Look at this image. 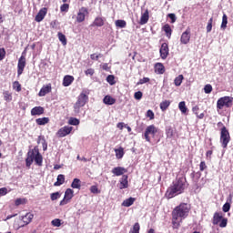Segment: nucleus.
Wrapping results in <instances>:
<instances>
[{
	"mask_svg": "<svg viewBox=\"0 0 233 233\" xmlns=\"http://www.w3.org/2000/svg\"><path fill=\"white\" fill-rule=\"evenodd\" d=\"M115 25L117 28H125L127 26V21L125 20H116Z\"/></svg>",
	"mask_w": 233,
	"mask_h": 233,
	"instance_id": "nucleus-41",
	"label": "nucleus"
},
{
	"mask_svg": "<svg viewBox=\"0 0 233 233\" xmlns=\"http://www.w3.org/2000/svg\"><path fill=\"white\" fill-rule=\"evenodd\" d=\"M212 23H213V18H210L208 22V25H207V32H212Z\"/></svg>",
	"mask_w": 233,
	"mask_h": 233,
	"instance_id": "nucleus-52",
	"label": "nucleus"
},
{
	"mask_svg": "<svg viewBox=\"0 0 233 233\" xmlns=\"http://www.w3.org/2000/svg\"><path fill=\"white\" fill-rule=\"evenodd\" d=\"M157 134V127L154 125L148 126L144 133V137L147 143H150L151 137L155 138L156 135Z\"/></svg>",
	"mask_w": 233,
	"mask_h": 233,
	"instance_id": "nucleus-5",
	"label": "nucleus"
},
{
	"mask_svg": "<svg viewBox=\"0 0 233 233\" xmlns=\"http://www.w3.org/2000/svg\"><path fill=\"white\" fill-rule=\"evenodd\" d=\"M13 88L16 90V92H21V84H19L18 81L14 82Z\"/></svg>",
	"mask_w": 233,
	"mask_h": 233,
	"instance_id": "nucleus-48",
	"label": "nucleus"
},
{
	"mask_svg": "<svg viewBox=\"0 0 233 233\" xmlns=\"http://www.w3.org/2000/svg\"><path fill=\"white\" fill-rule=\"evenodd\" d=\"M8 194V189L6 187L0 188V198L3 196H6Z\"/></svg>",
	"mask_w": 233,
	"mask_h": 233,
	"instance_id": "nucleus-60",
	"label": "nucleus"
},
{
	"mask_svg": "<svg viewBox=\"0 0 233 233\" xmlns=\"http://www.w3.org/2000/svg\"><path fill=\"white\" fill-rule=\"evenodd\" d=\"M38 144L42 145V148L44 150V152H46L47 148H48V144L46 143V140L45 139V137H38V140H37Z\"/></svg>",
	"mask_w": 233,
	"mask_h": 233,
	"instance_id": "nucleus-23",
	"label": "nucleus"
},
{
	"mask_svg": "<svg viewBox=\"0 0 233 233\" xmlns=\"http://www.w3.org/2000/svg\"><path fill=\"white\" fill-rule=\"evenodd\" d=\"M74 127H70V126H66L64 127H61L57 133L56 136L58 137H66V136H68V134H70V132H72Z\"/></svg>",
	"mask_w": 233,
	"mask_h": 233,
	"instance_id": "nucleus-8",
	"label": "nucleus"
},
{
	"mask_svg": "<svg viewBox=\"0 0 233 233\" xmlns=\"http://www.w3.org/2000/svg\"><path fill=\"white\" fill-rule=\"evenodd\" d=\"M35 161V152L34 150L28 151L27 157L25 159L26 167H32V163Z\"/></svg>",
	"mask_w": 233,
	"mask_h": 233,
	"instance_id": "nucleus-15",
	"label": "nucleus"
},
{
	"mask_svg": "<svg viewBox=\"0 0 233 233\" xmlns=\"http://www.w3.org/2000/svg\"><path fill=\"white\" fill-rule=\"evenodd\" d=\"M160 56H161V59H167V57H168V44L167 43H163L161 45V47H160Z\"/></svg>",
	"mask_w": 233,
	"mask_h": 233,
	"instance_id": "nucleus-12",
	"label": "nucleus"
},
{
	"mask_svg": "<svg viewBox=\"0 0 233 233\" xmlns=\"http://www.w3.org/2000/svg\"><path fill=\"white\" fill-rule=\"evenodd\" d=\"M223 212H228L230 210V203L226 202L222 208Z\"/></svg>",
	"mask_w": 233,
	"mask_h": 233,
	"instance_id": "nucleus-56",
	"label": "nucleus"
},
{
	"mask_svg": "<svg viewBox=\"0 0 233 233\" xmlns=\"http://www.w3.org/2000/svg\"><path fill=\"white\" fill-rule=\"evenodd\" d=\"M180 43H182V45H188V43H190V29L187 28L184 33H182Z\"/></svg>",
	"mask_w": 233,
	"mask_h": 233,
	"instance_id": "nucleus-10",
	"label": "nucleus"
},
{
	"mask_svg": "<svg viewBox=\"0 0 233 233\" xmlns=\"http://www.w3.org/2000/svg\"><path fill=\"white\" fill-rule=\"evenodd\" d=\"M51 225L52 227H61L62 223H61V219L59 218H55L51 221Z\"/></svg>",
	"mask_w": 233,
	"mask_h": 233,
	"instance_id": "nucleus-45",
	"label": "nucleus"
},
{
	"mask_svg": "<svg viewBox=\"0 0 233 233\" xmlns=\"http://www.w3.org/2000/svg\"><path fill=\"white\" fill-rule=\"evenodd\" d=\"M135 201H136L135 198H127L126 200H124L122 202V207H132V205H134Z\"/></svg>",
	"mask_w": 233,
	"mask_h": 233,
	"instance_id": "nucleus-27",
	"label": "nucleus"
},
{
	"mask_svg": "<svg viewBox=\"0 0 233 233\" xmlns=\"http://www.w3.org/2000/svg\"><path fill=\"white\" fill-rule=\"evenodd\" d=\"M49 122H50V118H48V117L37 118L35 120L36 125H39V126L47 125V123H49Z\"/></svg>",
	"mask_w": 233,
	"mask_h": 233,
	"instance_id": "nucleus-30",
	"label": "nucleus"
},
{
	"mask_svg": "<svg viewBox=\"0 0 233 233\" xmlns=\"http://www.w3.org/2000/svg\"><path fill=\"white\" fill-rule=\"evenodd\" d=\"M147 117H149V119H154V111L153 110H147Z\"/></svg>",
	"mask_w": 233,
	"mask_h": 233,
	"instance_id": "nucleus-61",
	"label": "nucleus"
},
{
	"mask_svg": "<svg viewBox=\"0 0 233 233\" xmlns=\"http://www.w3.org/2000/svg\"><path fill=\"white\" fill-rule=\"evenodd\" d=\"M220 143L222 147L227 148L228 143H230V133L226 127H223L220 131Z\"/></svg>",
	"mask_w": 233,
	"mask_h": 233,
	"instance_id": "nucleus-3",
	"label": "nucleus"
},
{
	"mask_svg": "<svg viewBox=\"0 0 233 233\" xmlns=\"http://www.w3.org/2000/svg\"><path fill=\"white\" fill-rule=\"evenodd\" d=\"M185 188H187V178L183 177H179L173 182L170 187H168L167 191V196L169 199H171V198H176V196L183 194Z\"/></svg>",
	"mask_w": 233,
	"mask_h": 233,
	"instance_id": "nucleus-1",
	"label": "nucleus"
},
{
	"mask_svg": "<svg viewBox=\"0 0 233 233\" xmlns=\"http://www.w3.org/2000/svg\"><path fill=\"white\" fill-rule=\"evenodd\" d=\"M105 18L97 16L96 18H95L93 25L94 26H103L105 25Z\"/></svg>",
	"mask_w": 233,
	"mask_h": 233,
	"instance_id": "nucleus-26",
	"label": "nucleus"
},
{
	"mask_svg": "<svg viewBox=\"0 0 233 233\" xmlns=\"http://www.w3.org/2000/svg\"><path fill=\"white\" fill-rule=\"evenodd\" d=\"M94 69L93 68H89L87 70H86V76H94Z\"/></svg>",
	"mask_w": 233,
	"mask_h": 233,
	"instance_id": "nucleus-63",
	"label": "nucleus"
},
{
	"mask_svg": "<svg viewBox=\"0 0 233 233\" xmlns=\"http://www.w3.org/2000/svg\"><path fill=\"white\" fill-rule=\"evenodd\" d=\"M65 183V175H58L56 178V182H55L54 186L55 187H61Z\"/></svg>",
	"mask_w": 233,
	"mask_h": 233,
	"instance_id": "nucleus-31",
	"label": "nucleus"
},
{
	"mask_svg": "<svg viewBox=\"0 0 233 233\" xmlns=\"http://www.w3.org/2000/svg\"><path fill=\"white\" fill-rule=\"evenodd\" d=\"M50 92H52V84H47L40 89L38 96L39 97H45V96L50 94Z\"/></svg>",
	"mask_w": 233,
	"mask_h": 233,
	"instance_id": "nucleus-13",
	"label": "nucleus"
},
{
	"mask_svg": "<svg viewBox=\"0 0 233 233\" xmlns=\"http://www.w3.org/2000/svg\"><path fill=\"white\" fill-rule=\"evenodd\" d=\"M71 187L79 190L81 188V180L79 178H74Z\"/></svg>",
	"mask_w": 233,
	"mask_h": 233,
	"instance_id": "nucleus-36",
	"label": "nucleus"
},
{
	"mask_svg": "<svg viewBox=\"0 0 233 233\" xmlns=\"http://www.w3.org/2000/svg\"><path fill=\"white\" fill-rule=\"evenodd\" d=\"M149 15H148V10H146L140 17V25H147L148 23V19H149Z\"/></svg>",
	"mask_w": 233,
	"mask_h": 233,
	"instance_id": "nucleus-21",
	"label": "nucleus"
},
{
	"mask_svg": "<svg viewBox=\"0 0 233 233\" xmlns=\"http://www.w3.org/2000/svg\"><path fill=\"white\" fill-rule=\"evenodd\" d=\"M5 101H7V103H10L12 101V93L9 91H4L3 93Z\"/></svg>",
	"mask_w": 233,
	"mask_h": 233,
	"instance_id": "nucleus-42",
	"label": "nucleus"
},
{
	"mask_svg": "<svg viewBox=\"0 0 233 233\" xmlns=\"http://www.w3.org/2000/svg\"><path fill=\"white\" fill-rule=\"evenodd\" d=\"M115 77L112 75L107 76L106 81L109 85H114L116 82L114 81Z\"/></svg>",
	"mask_w": 233,
	"mask_h": 233,
	"instance_id": "nucleus-55",
	"label": "nucleus"
},
{
	"mask_svg": "<svg viewBox=\"0 0 233 233\" xmlns=\"http://www.w3.org/2000/svg\"><path fill=\"white\" fill-rule=\"evenodd\" d=\"M178 108L182 114H187V112H188V108L187 107L185 101L179 102Z\"/></svg>",
	"mask_w": 233,
	"mask_h": 233,
	"instance_id": "nucleus-32",
	"label": "nucleus"
},
{
	"mask_svg": "<svg viewBox=\"0 0 233 233\" xmlns=\"http://www.w3.org/2000/svg\"><path fill=\"white\" fill-rule=\"evenodd\" d=\"M232 103L233 97L231 96L220 97L217 102V108H218V110H223L224 106H226V108H230V106H232Z\"/></svg>",
	"mask_w": 233,
	"mask_h": 233,
	"instance_id": "nucleus-4",
	"label": "nucleus"
},
{
	"mask_svg": "<svg viewBox=\"0 0 233 233\" xmlns=\"http://www.w3.org/2000/svg\"><path fill=\"white\" fill-rule=\"evenodd\" d=\"M74 198V190L67 188L65 192L64 199L60 201V206L67 205V203Z\"/></svg>",
	"mask_w": 233,
	"mask_h": 233,
	"instance_id": "nucleus-6",
	"label": "nucleus"
},
{
	"mask_svg": "<svg viewBox=\"0 0 233 233\" xmlns=\"http://www.w3.org/2000/svg\"><path fill=\"white\" fill-rule=\"evenodd\" d=\"M83 106H82L81 104H77V103H75L74 104V113L76 114V116H77L78 114H81V108H83Z\"/></svg>",
	"mask_w": 233,
	"mask_h": 233,
	"instance_id": "nucleus-37",
	"label": "nucleus"
},
{
	"mask_svg": "<svg viewBox=\"0 0 233 233\" xmlns=\"http://www.w3.org/2000/svg\"><path fill=\"white\" fill-rule=\"evenodd\" d=\"M140 226L139 223H135L133 228L130 229L129 233H139Z\"/></svg>",
	"mask_w": 233,
	"mask_h": 233,
	"instance_id": "nucleus-44",
	"label": "nucleus"
},
{
	"mask_svg": "<svg viewBox=\"0 0 233 233\" xmlns=\"http://www.w3.org/2000/svg\"><path fill=\"white\" fill-rule=\"evenodd\" d=\"M163 30L166 33L167 37H170V35H172V28H170L168 24L163 26Z\"/></svg>",
	"mask_w": 233,
	"mask_h": 233,
	"instance_id": "nucleus-39",
	"label": "nucleus"
},
{
	"mask_svg": "<svg viewBox=\"0 0 233 233\" xmlns=\"http://www.w3.org/2000/svg\"><path fill=\"white\" fill-rule=\"evenodd\" d=\"M32 219H34V214L32 213H27L25 217L22 218V220L25 225H28L31 223Z\"/></svg>",
	"mask_w": 233,
	"mask_h": 233,
	"instance_id": "nucleus-28",
	"label": "nucleus"
},
{
	"mask_svg": "<svg viewBox=\"0 0 233 233\" xmlns=\"http://www.w3.org/2000/svg\"><path fill=\"white\" fill-rule=\"evenodd\" d=\"M205 94H210L212 92V86L210 84H208L204 87Z\"/></svg>",
	"mask_w": 233,
	"mask_h": 233,
	"instance_id": "nucleus-50",
	"label": "nucleus"
},
{
	"mask_svg": "<svg viewBox=\"0 0 233 233\" xmlns=\"http://www.w3.org/2000/svg\"><path fill=\"white\" fill-rule=\"evenodd\" d=\"M223 219V214L216 212L213 216V225H219Z\"/></svg>",
	"mask_w": 233,
	"mask_h": 233,
	"instance_id": "nucleus-24",
	"label": "nucleus"
},
{
	"mask_svg": "<svg viewBox=\"0 0 233 233\" xmlns=\"http://www.w3.org/2000/svg\"><path fill=\"white\" fill-rule=\"evenodd\" d=\"M86 14H88V9L86 7L80 8L76 15V22L83 23V21H85V17H86Z\"/></svg>",
	"mask_w": 233,
	"mask_h": 233,
	"instance_id": "nucleus-9",
	"label": "nucleus"
},
{
	"mask_svg": "<svg viewBox=\"0 0 233 233\" xmlns=\"http://www.w3.org/2000/svg\"><path fill=\"white\" fill-rule=\"evenodd\" d=\"M166 136L167 139H173L174 136H176V129L172 128V127H167Z\"/></svg>",
	"mask_w": 233,
	"mask_h": 233,
	"instance_id": "nucleus-18",
	"label": "nucleus"
},
{
	"mask_svg": "<svg viewBox=\"0 0 233 233\" xmlns=\"http://www.w3.org/2000/svg\"><path fill=\"white\" fill-rule=\"evenodd\" d=\"M90 57H91V59H92V61H97V59H99V57H103V55H102V54H98V55H96V54H92V55L90 56Z\"/></svg>",
	"mask_w": 233,
	"mask_h": 233,
	"instance_id": "nucleus-54",
	"label": "nucleus"
},
{
	"mask_svg": "<svg viewBox=\"0 0 233 233\" xmlns=\"http://www.w3.org/2000/svg\"><path fill=\"white\" fill-rule=\"evenodd\" d=\"M155 72L156 74H165V66L161 63H157L155 65Z\"/></svg>",
	"mask_w": 233,
	"mask_h": 233,
	"instance_id": "nucleus-25",
	"label": "nucleus"
},
{
	"mask_svg": "<svg viewBox=\"0 0 233 233\" xmlns=\"http://www.w3.org/2000/svg\"><path fill=\"white\" fill-rule=\"evenodd\" d=\"M26 66V57L25 56H21L18 59L17 64V76H21L23 74L25 67Z\"/></svg>",
	"mask_w": 233,
	"mask_h": 233,
	"instance_id": "nucleus-7",
	"label": "nucleus"
},
{
	"mask_svg": "<svg viewBox=\"0 0 233 233\" xmlns=\"http://www.w3.org/2000/svg\"><path fill=\"white\" fill-rule=\"evenodd\" d=\"M181 221H183V219L177 218L172 219V225H173V228H179V226L181 225Z\"/></svg>",
	"mask_w": 233,
	"mask_h": 233,
	"instance_id": "nucleus-34",
	"label": "nucleus"
},
{
	"mask_svg": "<svg viewBox=\"0 0 233 233\" xmlns=\"http://www.w3.org/2000/svg\"><path fill=\"white\" fill-rule=\"evenodd\" d=\"M88 101V96H86V94L85 93H81L78 96H77V100H76V104L77 105H82L83 106H85V105H86V102Z\"/></svg>",
	"mask_w": 233,
	"mask_h": 233,
	"instance_id": "nucleus-14",
	"label": "nucleus"
},
{
	"mask_svg": "<svg viewBox=\"0 0 233 233\" xmlns=\"http://www.w3.org/2000/svg\"><path fill=\"white\" fill-rule=\"evenodd\" d=\"M115 152H116V157L117 159H123V157L125 156V151H124L123 147L116 149Z\"/></svg>",
	"mask_w": 233,
	"mask_h": 233,
	"instance_id": "nucleus-35",
	"label": "nucleus"
},
{
	"mask_svg": "<svg viewBox=\"0 0 233 233\" xmlns=\"http://www.w3.org/2000/svg\"><path fill=\"white\" fill-rule=\"evenodd\" d=\"M150 81V78L148 77H144L141 78L138 82L137 85H145V83H148Z\"/></svg>",
	"mask_w": 233,
	"mask_h": 233,
	"instance_id": "nucleus-57",
	"label": "nucleus"
},
{
	"mask_svg": "<svg viewBox=\"0 0 233 233\" xmlns=\"http://www.w3.org/2000/svg\"><path fill=\"white\" fill-rule=\"evenodd\" d=\"M188 212H190V208L188 207V204L182 203L173 210L172 218L174 219H177V218L180 219H185V218L188 216Z\"/></svg>",
	"mask_w": 233,
	"mask_h": 233,
	"instance_id": "nucleus-2",
	"label": "nucleus"
},
{
	"mask_svg": "<svg viewBox=\"0 0 233 233\" xmlns=\"http://www.w3.org/2000/svg\"><path fill=\"white\" fill-rule=\"evenodd\" d=\"M227 25H228V17L227 16L226 14H224L222 16V23H221L222 30H225V28H227Z\"/></svg>",
	"mask_w": 233,
	"mask_h": 233,
	"instance_id": "nucleus-40",
	"label": "nucleus"
},
{
	"mask_svg": "<svg viewBox=\"0 0 233 233\" xmlns=\"http://www.w3.org/2000/svg\"><path fill=\"white\" fill-rule=\"evenodd\" d=\"M167 16L171 19V23H176V15L175 14H168Z\"/></svg>",
	"mask_w": 233,
	"mask_h": 233,
	"instance_id": "nucleus-62",
	"label": "nucleus"
},
{
	"mask_svg": "<svg viewBox=\"0 0 233 233\" xmlns=\"http://www.w3.org/2000/svg\"><path fill=\"white\" fill-rule=\"evenodd\" d=\"M134 97H135V99L139 101L143 97V92H141V91L136 92L134 95Z\"/></svg>",
	"mask_w": 233,
	"mask_h": 233,
	"instance_id": "nucleus-53",
	"label": "nucleus"
},
{
	"mask_svg": "<svg viewBox=\"0 0 233 233\" xmlns=\"http://www.w3.org/2000/svg\"><path fill=\"white\" fill-rule=\"evenodd\" d=\"M74 83V76L66 75L63 79V86H70Z\"/></svg>",
	"mask_w": 233,
	"mask_h": 233,
	"instance_id": "nucleus-20",
	"label": "nucleus"
},
{
	"mask_svg": "<svg viewBox=\"0 0 233 233\" xmlns=\"http://www.w3.org/2000/svg\"><path fill=\"white\" fill-rule=\"evenodd\" d=\"M58 39L64 45V46L66 45V36L63 33H58Z\"/></svg>",
	"mask_w": 233,
	"mask_h": 233,
	"instance_id": "nucleus-43",
	"label": "nucleus"
},
{
	"mask_svg": "<svg viewBox=\"0 0 233 233\" xmlns=\"http://www.w3.org/2000/svg\"><path fill=\"white\" fill-rule=\"evenodd\" d=\"M126 172L127 170L125 169V167H116L112 169V174L117 177L123 176V174H126Z\"/></svg>",
	"mask_w": 233,
	"mask_h": 233,
	"instance_id": "nucleus-19",
	"label": "nucleus"
},
{
	"mask_svg": "<svg viewBox=\"0 0 233 233\" xmlns=\"http://www.w3.org/2000/svg\"><path fill=\"white\" fill-rule=\"evenodd\" d=\"M185 79V76L183 75H179L177 76L174 80L175 86H181V83H183V80Z\"/></svg>",
	"mask_w": 233,
	"mask_h": 233,
	"instance_id": "nucleus-33",
	"label": "nucleus"
},
{
	"mask_svg": "<svg viewBox=\"0 0 233 233\" xmlns=\"http://www.w3.org/2000/svg\"><path fill=\"white\" fill-rule=\"evenodd\" d=\"M90 192H92V194H99V189L97 188V186H92L90 187Z\"/></svg>",
	"mask_w": 233,
	"mask_h": 233,
	"instance_id": "nucleus-59",
	"label": "nucleus"
},
{
	"mask_svg": "<svg viewBox=\"0 0 233 233\" xmlns=\"http://www.w3.org/2000/svg\"><path fill=\"white\" fill-rule=\"evenodd\" d=\"M47 12L48 9H46V7L41 8L36 15L35 21H36V23H41V21H43V19H45V17L46 16Z\"/></svg>",
	"mask_w": 233,
	"mask_h": 233,
	"instance_id": "nucleus-11",
	"label": "nucleus"
},
{
	"mask_svg": "<svg viewBox=\"0 0 233 233\" xmlns=\"http://www.w3.org/2000/svg\"><path fill=\"white\" fill-rule=\"evenodd\" d=\"M228 223V219L222 218L221 221L219 222L220 228H225Z\"/></svg>",
	"mask_w": 233,
	"mask_h": 233,
	"instance_id": "nucleus-49",
	"label": "nucleus"
},
{
	"mask_svg": "<svg viewBox=\"0 0 233 233\" xmlns=\"http://www.w3.org/2000/svg\"><path fill=\"white\" fill-rule=\"evenodd\" d=\"M35 162L38 167H43V156L39 151H35Z\"/></svg>",
	"mask_w": 233,
	"mask_h": 233,
	"instance_id": "nucleus-22",
	"label": "nucleus"
},
{
	"mask_svg": "<svg viewBox=\"0 0 233 233\" xmlns=\"http://www.w3.org/2000/svg\"><path fill=\"white\" fill-rule=\"evenodd\" d=\"M199 168H200L201 172H203V170H205V168H207V164L203 161L200 162Z\"/></svg>",
	"mask_w": 233,
	"mask_h": 233,
	"instance_id": "nucleus-64",
	"label": "nucleus"
},
{
	"mask_svg": "<svg viewBox=\"0 0 233 233\" xmlns=\"http://www.w3.org/2000/svg\"><path fill=\"white\" fill-rule=\"evenodd\" d=\"M118 187L120 190H123V188H128V176L127 175L122 176V177L120 178V183Z\"/></svg>",
	"mask_w": 233,
	"mask_h": 233,
	"instance_id": "nucleus-16",
	"label": "nucleus"
},
{
	"mask_svg": "<svg viewBox=\"0 0 233 233\" xmlns=\"http://www.w3.org/2000/svg\"><path fill=\"white\" fill-rule=\"evenodd\" d=\"M42 114H45V108L42 106H35L31 109V116H41Z\"/></svg>",
	"mask_w": 233,
	"mask_h": 233,
	"instance_id": "nucleus-17",
	"label": "nucleus"
},
{
	"mask_svg": "<svg viewBox=\"0 0 233 233\" xmlns=\"http://www.w3.org/2000/svg\"><path fill=\"white\" fill-rule=\"evenodd\" d=\"M103 102L105 103V105H115L116 104L115 98L110 96H106L103 99Z\"/></svg>",
	"mask_w": 233,
	"mask_h": 233,
	"instance_id": "nucleus-29",
	"label": "nucleus"
},
{
	"mask_svg": "<svg viewBox=\"0 0 233 233\" xmlns=\"http://www.w3.org/2000/svg\"><path fill=\"white\" fill-rule=\"evenodd\" d=\"M61 198V194L59 192H55L51 194V201H56Z\"/></svg>",
	"mask_w": 233,
	"mask_h": 233,
	"instance_id": "nucleus-47",
	"label": "nucleus"
},
{
	"mask_svg": "<svg viewBox=\"0 0 233 233\" xmlns=\"http://www.w3.org/2000/svg\"><path fill=\"white\" fill-rule=\"evenodd\" d=\"M69 8H70V5L64 4L60 6V12H67Z\"/></svg>",
	"mask_w": 233,
	"mask_h": 233,
	"instance_id": "nucleus-51",
	"label": "nucleus"
},
{
	"mask_svg": "<svg viewBox=\"0 0 233 233\" xmlns=\"http://www.w3.org/2000/svg\"><path fill=\"white\" fill-rule=\"evenodd\" d=\"M169 106H170L169 100H165L160 103V109L162 110V112H165V110H167V108H168Z\"/></svg>",
	"mask_w": 233,
	"mask_h": 233,
	"instance_id": "nucleus-38",
	"label": "nucleus"
},
{
	"mask_svg": "<svg viewBox=\"0 0 233 233\" xmlns=\"http://www.w3.org/2000/svg\"><path fill=\"white\" fill-rule=\"evenodd\" d=\"M69 125H73L74 127H77L79 125V119L71 117L68 121Z\"/></svg>",
	"mask_w": 233,
	"mask_h": 233,
	"instance_id": "nucleus-46",
	"label": "nucleus"
},
{
	"mask_svg": "<svg viewBox=\"0 0 233 233\" xmlns=\"http://www.w3.org/2000/svg\"><path fill=\"white\" fill-rule=\"evenodd\" d=\"M5 56H6V51L5 48H0V61H3L5 59Z\"/></svg>",
	"mask_w": 233,
	"mask_h": 233,
	"instance_id": "nucleus-58",
	"label": "nucleus"
}]
</instances>
